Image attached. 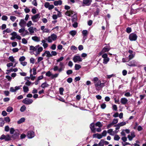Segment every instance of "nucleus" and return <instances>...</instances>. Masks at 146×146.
Here are the masks:
<instances>
[{"instance_id": "obj_1", "label": "nucleus", "mask_w": 146, "mask_h": 146, "mask_svg": "<svg viewBox=\"0 0 146 146\" xmlns=\"http://www.w3.org/2000/svg\"><path fill=\"white\" fill-rule=\"evenodd\" d=\"M92 81L94 82L96 90H99L104 86V83H101V81L98 78H94Z\"/></svg>"}, {"instance_id": "obj_2", "label": "nucleus", "mask_w": 146, "mask_h": 146, "mask_svg": "<svg viewBox=\"0 0 146 146\" xmlns=\"http://www.w3.org/2000/svg\"><path fill=\"white\" fill-rule=\"evenodd\" d=\"M82 35L83 36L82 41L83 42H84L85 40L87 39L88 34V31L87 30H84L82 31Z\"/></svg>"}, {"instance_id": "obj_3", "label": "nucleus", "mask_w": 146, "mask_h": 146, "mask_svg": "<svg viewBox=\"0 0 146 146\" xmlns=\"http://www.w3.org/2000/svg\"><path fill=\"white\" fill-rule=\"evenodd\" d=\"M92 0H83L82 2V6H89L90 5Z\"/></svg>"}, {"instance_id": "obj_4", "label": "nucleus", "mask_w": 146, "mask_h": 146, "mask_svg": "<svg viewBox=\"0 0 146 146\" xmlns=\"http://www.w3.org/2000/svg\"><path fill=\"white\" fill-rule=\"evenodd\" d=\"M137 35L134 33H131L129 36V39L131 41H135L137 38Z\"/></svg>"}, {"instance_id": "obj_5", "label": "nucleus", "mask_w": 146, "mask_h": 146, "mask_svg": "<svg viewBox=\"0 0 146 146\" xmlns=\"http://www.w3.org/2000/svg\"><path fill=\"white\" fill-rule=\"evenodd\" d=\"M33 102V100L31 99L25 98L23 100V102L25 104L29 105Z\"/></svg>"}, {"instance_id": "obj_6", "label": "nucleus", "mask_w": 146, "mask_h": 146, "mask_svg": "<svg viewBox=\"0 0 146 146\" xmlns=\"http://www.w3.org/2000/svg\"><path fill=\"white\" fill-rule=\"evenodd\" d=\"M27 136L29 139L32 138L35 136L34 132L32 131H29L27 132Z\"/></svg>"}, {"instance_id": "obj_7", "label": "nucleus", "mask_w": 146, "mask_h": 146, "mask_svg": "<svg viewBox=\"0 0 146 146\" xmlns=\"http://www.w3.org/2000/svg\"><path fill=\"white\" fill-rule=\"evenodd\" d=\"M73 60L74 62H78L82 61V59L80 56H75L73 58Z\"/></svg>"}, {"instance_id": "obj_8", "label": "nucleus", "mask_w": 146, "mask_h": 146, "mask_svg": "<svg viewBox=\"0 0 146 146\" xmlns=\"http://www.w3.org/2000/svg\"><path fill=\"white\" fill-rule=\"evenodd\" d=\"M40 18V14L38 13L33 16L31 17V19L34 22H36L38 21L37 20H36V19H39Z\"/></svg>"}, {"instance_id": "obj_9", "label": "nucleus", "mask_w": 146, "mask_h": 146, "mask_svg": "<svg viewBox=\"0 0 146 146\" xmlns=\"http://www.w3.org/2000/svg\"><path fill=\"white\" fill-rule=\"evenodd\" d=\"M19 135V131L18 130H17V131H15L14 134L12 136V137L13 139H15L18 138Z\"/></svg>"}, {"instance_id": "obj_10", "label": "nucleus", "mask_w": 146, "mask_h": 146, "mask_svg": "<svg viewBox=\"0 0 146 146\" xmlns=\"http://www.w3.org/2000/svg\"><path fill=\"white\" fill-rule=\"evenodd\" d=\"M46 76H47L51 79H54L57 77L58 76V74H46Z\"/></svg>"}, {"instance_id": "obj_11", "label": "nucleus", "mask_w": 146, "mask_h": 146, "mask_svg": "<svg viewBox=\"0 0 146 146\" xmlns=\"http://www.w3.org/2000/svg\"><path fill=\"white\" fill-rule=\"evenodd\" d=\"M19 24L21 27H24L26 25V22L24 19H21V20Z\"/></svg>"}, {"instance_id": "obj_12", "label": "nucleus", "mask_w": 146, "mask_h": 146, "mask_svg": "<svg viewBox=\"0 0 146 146\" xmlns=\"http://www.w3.org/2000/svg\"><path fill=\"white\" fill-rule=\"evenodd\" d=\"M46 54V56L48 58L51 57V53L49 51L46 50L45 52L42 54V56L43 57Z\"/></svg>"}, {"instance_id": "obj_13", "label": "nucleus", "mask_w": 146, "mask_h": 146, "mask_svg": "<svg viewBox=\"0 0 146 146\" xmlns=\"http://www.w3.org/2000/svg\"><path fill=\"white\" fill-rule=\"evenodd\" d=\"M21 86H16L14 88L13 87H11L10 88V91L11 92H15L19 89Z\"/></svg>"}, {"instance_id": "obj_14", "label": "nucleus", "mask_w": 146, "mask_h": 146, "mask_svg": "<svg viewBox=\"0 0 146 146\" xmlns=\"http://www.w3.org/2000/svg\"><path fill=\"white\" fill-rule=\"evenodd\" d=\"M127 64L132 66H135L137 65V62L134 60H132L128 63Z\"/></svg>"}, {"instance_id": "obj_15", "label": "nucleus", "mask_w": 146, "mask_h": 146, "mask_svg": "<svg viewBox=\"0 0 146 146\" xmlns=\"http://www.w3.org/2000/svg\"><path fill=\"white\" fill-rule=\"evenodd\" d=\"M120 102L123 104L125 105L127 102L128 100L125 98H122L121 99Z\"/></svg>"}, {"instance_id": "obj_16", "label": "nucleus", "mask_w": 146, "mask_h": 146, "mask_svg": "<svg viewBox=\"0 0 146 146\" xmlns=\"http://www.w3.org/2000/svg\"><path fill=\"white\" fill-rule=\"evenodd\" d=\"M110 47L109 46H105L103 48L102 52V53H104L110 50Z\"/></svg>"}, {"instance_id": "obj_17", "label": "nucleus", "mask_w": 146, "mask_h": 146, "mask_svg": "<svg viewBox=\"0 0 146 146\" xmlns=\"http://www.w3.org/2000/svg\"><path fill=\"white\" fill-rule=\"evenodd\" d=\"M59 66L60 68L58 69V72H61L62 70H64V67L63 63L61 62H60Z\"/></svg>"}, {"instance_id": "obj_18", "label": "nucleus", "mask_w": 146, "mask_h": 146, "mask_svg": "<svg viewBox=\"0 0 146 146\" xmlns=\"http://www.w3.org/2000/svg\"><path fill=\"white\" fill-rule=\"evenodd\" d=\"M32 39L36 42H39L40 40V37L35 36L32 37Z\"/></svg>"}, {"instance_id": "obj_19", "label": "nucleus", "mask_w": 146, "mask_h": 146, "mask_svg": "<svg viewBox=\"0 0 146 146\" xmlns=\"http://www.w3.org/2000/svg\"><path fill=\"white\" fill-rule=\"evenodd\" d=\"M73 11L71 10L67 11L65 13V15L66 16L70 17L73 14Z\"/></svg>"}, {"instance_id": "obj_20", "label": "nucleus", "mask_w": 146, "mask_h": 146, "mask_svg": "<svg viewBox=\"0 0 146 146\" xmlns=\"http://www.w3.org/2000/svg\"><path fill=\"white\" fill-rule=\"evenodd\" d=\"M62 3V1L61 0L56 1H54V5L56 6L58 5H61Z\"/></svg>"}, {"instance_id": "obj_21", "label": "nucleus", "mask_w": 146, "mask_h": 146, "mask_svg": "<svg viewBox=\"0 0 146 146\" xmlns=\"http://www.w3.org/2000/svg\"><path fill=\"white\" fill-rule=\"evenodd\" d=\"M30 50L32 51V52H33L34 51L36 52L37 49L35 47L33 46H30Z\"/></svg>"}, {"instance_id": "obj_22", "label": "nucleus", "mask_w": 146, "mask_h": 146, "mask_svg": "<svg viewBox=\"0 0 146 146\" xmlns=\"http://www.w3.org/2000/svg\"><path fill=\"white\" fill-rule=\"evenodd\" d=\"M90 128L92 132L94 133L95 132V129L94 128V123H92L90 124Z\"/></svg>"}, {"instance_id": "obj_23", "label": "nucleus", "mask_w": 146, "mask_h": 146, "mask_svg": "<svg viewBox=\"0 0 146 146\" xmlns=\"http://www.w3.org/2000/svg\"><path fill=\"white\" fill-rule=\"evenodd\" d=\"M17 70L18 69L17 68H11L9 70H7V71L8 72L7 73H8L9 72H16L17 71Z\"/></svg>"}, {"instance_id": "obj_24", "label": "nucleus", "mask_w": 146, "mask_h": 146, "mask_svg": "<svg viewBox=\"0 0 146 146\" xmlns=\"http://www.w3.org/2000/svg\"><path fill=\"white\" fill-rule=\"evenodd\" d=\"M50 36L51 37L52 40L53 41L55 40L57 37V36L54 34H52Z\"/></svg>"}, {"instance_id": "obj_25", "label": "nucleus", "mask_w": 146, "mask_h": 146, "mask_svg": "<svg viewBox=\"0 0 146 146\" xmlns=\"http://www.w3.org/2000/svg\"><path fill=\"white\" fill-rule=\"evenodd\" d=\"M49 86V85L48 84H47L46 82H45L42 84L41 87L42 88H45L48 87Z\"/></svg>"}, {"instance_id": "obj_26", "label": "nucleus", "mask_w": 146, "mask_h": 146, "mask_svg": "<svg viewBox=\"0 0 146 146\" xmlns=\"http://www.w3.org/2000/svg\"><path fill=\"white\" fill-rule=\"evenodd\" d=\"M28 30L30 32L31 34H32L34 33V29L33 27H30L28 29Z\"/></svg>"}, {"instance_id": "obj_27", "label": "nucleus", "mask_w": 146, "mask_h": 146, "mask_svg": "<svg viewBox=\"0 0 146 146\" xmlns=\"http://www.w3.org/2000/svg\"><path fill=\"white\" fill-rule=\"evenodd\" d=\"M45 39L46 40H47L48 42L49 43L52 42V40H53L50 36H48L47 38H45Z\"/></svg>"}, {"instance_id": "obj_28", "label": "nucleus", "mask_w": 146, "mask_h": 146, "mask_svg": "<svg viewBox=\"0 0 146 146\" xmlns=\"http://www.w3.org/2000/svg\"><path fill=\"white\" fill-rule=\"evenodd\" d=\"M43 50V48L42 47L40 46L37 49L36 51L37 54H40V53Z\"/></svg>"}, {"instance_id": "obj_29", "label": "nucleus", "mask_w": 146, "mask_h": 146, "mask_svg": "<svg viewBox=\"0 0 146 146\" xmlns=\"http://www.w3.org/2000/svg\"><path fill=\"white\" fill-rule=\"evenodd\" d=\"M25 119L24 117L21 118L18 121L17 123L18 124H21L24 122L25 121Z\"/></svg>"}, {"instance_id": "obj_30", "label": "nucleus", "mask_w": 146, "mask_h": 146, "mask_svg": "<svg viewBox=\"0 0 146 146\" xmlns=\"http://www.w3.org/2000/svg\"><path fill=\"white\" fill-rule=\"evenodd\" d=\"M11 140V137L9 135H5V141H9Z\"/></svg>"}, {"instance_id": "obj_31", "label": "nucleus", "mask_w": 146, "mask_h": 146, "mask_svg": "<svg viewBox=\"0 0 146 146\" xmlns=\"http://www.w3.org/2000/svg\"><path fill=\"white\" fill-rule=\"evenodd\" d=\"M109 60L110 58L108 57L104 58L103 60V63L105 64H106L109 61Z\"/></svg>"}, {"instance_id": "obj_32", "label": "nucleus", "mask_w": 146, "mask_h": 146, "mask_svg": "<svg viewBox=\"0 0 146 146\" xmlns=\"http://www.w3.org/2000/svg\"><path fill=\"white\" fill-rule=\"evenodd\" d=\"M5 122L2 118H0V126L2 127L4 125Z\"/></svg>"}, {"instance_id": "obj_33", "label": "nucleus", "mask_w": 146, "mask_h": 146, "mask_svg": "<svg viewBox=\"0 0 146 146\" xmlns=\"http://www.w3.org/2000/svg\"><path fill=\"white\" fill-rule=\"evenodd\" d=\"M69 33L72 36H74L76 34V32L74 30H72L70 31Z\"/></svg>"}, {"instance_id": "obj_34", "label": "nucleus", "mask_w": 146, "mask_h": 146, "mask_svg": "<svg viewBox=\"0 0 146 146\" xmlns=\"http://www.w3.org/2000/svg\"><path fill=\"white\" fill-rule=\"evenodd\" d=\"M23 91L25 92H27L29 91L28 88L25 86H24L23 88Z\"/></svg>"}, {"instance_id": "obj_35", "label": "nucleus", "mask_w": 146, "mask_h": 146, "mask_svg": "<svg viewBox=\"0 0 146 146\" xmlns=\"http://www.w3.org/2000/svg\"><path fill=\"white\" fill-rule=\"evenodd\" d=\"M77 20V17L76 15H73V17L72 18V22H76V21Z\"/></svg>"}, {"instance_id": "obj_36", "label": "nucleus", "mask_w": 146, "mask_h": 146, "mask_svg": "<svg viewBox=\"0 0 146 146\" xmlns=\"http://www.w3.org/2000/svg\"><path fill=\"white\" fill-rule=\"evenodd\" d=\"M107 132L110 134L111 135H114V133H113V130L112 129H108V130Z\"/></svg>"}, {"instance_id": "obj_37", "label": "nucleus", "mask_w": 146, "mask_h": 146, "mask_svg": "<svg viewBox=\"0 0 146 146\" xmlns=\"http://www.w3.org/2000/svg\"><path fill=\"white\" fill-rule=\"evenodd\" d=\"M126 124L125 122H122L120 123H118L116 125V126H119L120 127L122 126L123 125H125Z\"/></svg>"}, {"instance_id": "obj_38", "label": "nucleus", "mask_w": 146, "mask_h": 146, "mask_svg": "<svg viewBox=\"0 0 146 146\" xmlns=\"http://www.w3.org/2000/svg\"><path fill=\"white\" fill-rule=\"evenodd\" d=\"M9 59L11 62H15V59L13 56H10L9 57Z\"/></svg>"}, {"instance_id": "obj_39", "label": "nucleus", "mask_w": 146, "mask_h": 146, "mask_svg": "<svg viewBox=\"0 0 146 146\" xmlns=\"http://www.w3.org/2000/svg\"><path fill=\"white\" fill-rule=\"evenodd\" d=\"M95 125L96 126H98L99 127H101L102 126V125L100 122H97Z\"/></svg>"}, {"instance_id": "obj_40", "label": "nucleus", "mask_w": 146, "mask_h": 146, "mask_svg": "<svg viewBox=\"0 0 146 146\" xmlns=\"http://www.w3.org/2000/svg\"><path fill=\"white\" fill-rule=\"evenodd\" d=\"M81 67V66L80 65L76 64L75 65V69L76 70H79L80 68Z\"/></svg>"}, {"instance_id": "obj_41", "label": "nucleus", "mask_w": 146, "mask_h": 146, "mask_svg": "<svg viewBox=\"0 0 146 146\" xmlns=\"http://www.w3.org/2000/svg\"><path fill=\"white\" fill-rule=\"evenodd\" d=\"M26 107L25 106L23 105L21 108L20 110L21 112H23L26 109Z\"/></svg>"}, {"instance_id": "obj_42", "label": "nucleus", "mask_w": 146, "mask_h": 146, "mask_svg": "<svg viewBox=\"0 0 146 146\" xmlns=\"http://www.w3.org/2000/svg\"><path fill=\"white\" fill-rule=\"evenodd\" d=\"M16 19V17L14 16H11L10 17V19L12 21L14 22Z\"/></svg>"}, {"instance_id": "obj_43", "label": "nucleus", "mask_w": 146, "mask_h": 146, "mask_svg": "<svg viewBox=\"0 0 146 146\" xmlns=\"http://www.w3.org/2000/svg\"><path fill=\"white\" fill-rule=\"evenodd\" d=\"M13 110V108L12 107H9L7 108L6 111L8 112H11Z\"/></svg>"}, {"instance_id": "obj_44", "label": "nucleus", "mask_w": 146, "mask_h": 146, "mask_svg": "<svg viewBox=\"0 0 146 146\" xmlns=\"http://www.w3.org/2000/svg\"><path fill=\"white\" fill-rule=\"evenodd\" d=\"M132 31V29L131 28L128 27L126 29V32L127 33H131Z\"/></svg>"}, {"instance_id": "obj_45", "label": "nucleus", "mask_w": 146, "mask_h": 146, "mask_svg": "<svg viewBox=\"0 0 146 146\" xmlns=\"http://www.w3.org/2000/svg\"><path fill=\"white\" fill-rule=\"evenodd\" d=\"M25 33H22L21 34V35L23 36H25L26 35H28L29 34V32L27 31V30H25Z\"/></svg>"}, {"instance_id": "obj_46", "label": "nucleus", "mask_w": 146, "mask_h": 146, "mask_svg": "<svg viewBox=\"0 0 146 146\" xmlns=\"http://www.w3.org/2000/svg\"><path fill=\"white\" fill-rule=\"evenodd\" d=\"M120 139V137L118 135H117L115 136L114 138V140L116 141H118Z\"/></svg>"}, {"instance_id": "obj_47", "label": "nucleus", "mask_w": 146, "mask_h": 146, "mask_svg": "<svg viewBox=\"0 0 146 146\" xmlns=\"http://www.w3.org/2000/svg\"><path fill=\"white\" fill-rule=\"evenodd\" d=\"M135 56V54H131L128 56L129 61L132 59Z\"/></svg>"}, {"instance_id": "obj_48", "label": "nucleus", "mask_w": 146, "mask_h": 146, "mask_svg": "<svg viewBox=\"0 0 146 146\" xmlns=\"http://www.w3.org/2000/svg\"><path fill=\"white\" fill-rule=\"evenodd\" d=\"M4 120L6 122H9L10 121V119L9 117H4Z\"/></svg>"}, {"instance_id": "obj_49", "label": "nucleus", "mask_w": 146, "mask_h": 146, "mask_svg": "<svg viewBox=\"0 0 146 146\" xmlns=\"http://www.w3.org/2000/svg\"><path fill=\"white\" fill-rule=\"evenodd\" d=\"M64 91V89L62 88H59V92L61 95L63 94V92Z\"/></svg>"}, {"instance_id": "obj_50", "label": "nucleus", "mask_w": 146, "mask_h": 146, "mask_svg": "<svg viewBox=\"0 0 146 146\" xmlns=\"http://www.w3.org/2000/svg\"><path fill=\"white\" fill-rule=\"evenodd\" d=\"M25 59V56H23L21 57L19 59V61L20 62H22V61H24Z\"/></svg>"}, {"instance_id": "obj_51", "label": "nucleus", "mask_w": 146, "mask_h": 146, "mask_svg": "<svg viewBox=\"0 0 146 146\" xmlns=\"http://www.w3.org/2000/svg\"><path fill=\"white\" fill-rule=\"evenodd\" d=\"M50 32V30L47 28H45L43 31V33H49Z\"/></svg>"}, {"instance_id": "obj_52", "label": "nucleus", "mask_w": 146, "mask_h": 146, "mask_svg": "<svg viewBox=\"0 0 146 146\" xmlns=\"http://www.w3.org/2000/svg\"><path fill=\"white\" fill-rule=\"evenodd\" d=\"M15 131H17V130L15 131L13 128H11L10 129V133L11 134H13Z\"/></svg>"}, {"instance_id": "obj_53", "label": "nucleus", "mask_w": 146, "mask_h": 146, "mask_svg": "<svg viewBox=\"0 0 146 146\" xmlns=\"http://www.w3.org/2000/svg\"><path fill=\"white\" fill-rule=\"evenodd\" d=\"M2 19L3 21H7L8 19L7 16L5 15H3L2 17Z\"/></svg>"}, {"instance_id": "obj_54", "label": "nucleus", "mask_w": 146, "mask_h": 146, "mask_svg": "<svg viewBox=\"0 0 146 146\" xmlns=\"http://www.w3.org/2000/svg\"><path fill=\"white\" fill-rule=\"evenodd\" d=\"M107 132L106 130H104L103 131L102 133V135L103 136L105 137L106 136L107 134Z\"/></svg>"}, {"instance_id": "obj_55", "label": "nucleus", "mask_w": 146, "mask_h": 146, "mask_svg": "<svg viewBox=\"0 0 146 146\" xmlns=\"http://www.w3.org/2000/svg\"><path fill=\"white\" fill-rule=\"evenodd\" d=\"M32 24V22L31 21H29L26 24L28 27H30Z\"/></svg>"}, {"instance_id": "obj_56", "label": "nucleus", "mask_w": 146, "mask_h": 146, "mask_svg": "<svg viewBox=\"0 0 146 146\" xmlns=\"http://www.w3.org/2000/svg\"><path fill=\"white\" fill-rule=\"evenodd\" d=\"M57 52L55 51H52L51 52V57L52 56H55L57 55Z\"/></svg>"}, {"instance_id": "obj_57", "label": "nucleus", "mask_w": 146, "mask_h": 146, "mask_svg": "<svg viewBox=\"0 0 146 146\" xmlns=\"http://www.w3.org/2000/svg\"><path fill=\"white\" fill-rule=\"evenodd\" d=\"M114 124L112 122L111 123H109L108 125L107 126V128L109 129Z\"/></svg>"}, {"instance_id": "obj_58", "label": "nucleus", "mask_w": 146, "mask_h": 146, "mask_svg": "<svg viewBox=\"0 0 146 146\" xmlns=\"http://www.w3.org/2000/svg\"><path fill=\"white\" fill-rule=\"evenodd\" d=\"M50 5L49 3L46 2L44 4V6L46 8H48Z\"/></svg>"}, {"instance_id": "obj_59", "label": "nucleus", "mask_w": 146, "mask_h": 146, "mask_svg": "<svg viewBox=\"0 0 146 146\" xmlns=\"http://www.w3.org/2000/svg\"><path fill=\"white\" fill-rule=\"evenodd\" d=\"M70 49L72 50H76L77 49V48L74 46L72 45L71 46Z\"/></svg>"}, {"instance_id": "obj_60", "label": "nucleus", "mask_w": 146, "mask_h": 146, "mask_svg": "<svg viewBox=\"0 0 146 146\" xmlns=\"http://www.w3.org/2000/svg\"><path fill=\"white\" fill-rule=\"evenodd\" d=\"M26 137V135L24 134H22L20 136V138L21 139H24Z\"/></svg>"}, {"instance_id": "obj_61", "label": "nucleus", "mask_w": 146, "mask_h": 146, "mask_svg": "<svg viewBox=\"0 0 146 146\" xmlns=\"http://www.w3.org/2000/svg\"><path fill=\"white\" fill-rule=\"evenodd\" d=\"M22 27V28L21 29H20L19 31V32L20 33H23V32H24L25 31V29L24 28V27Z\"/></svg>"}, {"instance_id": "obj_62", "label": "nucleus", "mask_w": 146, "mask_h": 146, "mask_svg": "<svg viewBox=\"0 0 146 146\" xmlns=\"http://www.w3.org/2000/svg\"><path fill=\"white\" fill-rule=\"evenodd\" d=\"M124 95L125 96L127 97H130L131 96V95L130 94V93L129 92H127L125 93Z\"/></svg>"}, {"instance_id": "obj_63", "label": "nucleus", "mask_w": 146, "mask_h": 146, "mask_svg": "<svg viewBox=\"0 0 146 146\" xmlns=\"http://www.w3.org/2000/svg\"><path fill=\"white\" fill-rule=\"evenodd\" d=\"M22 42L23 44H26L27 43V40L25 38L22 39Z\"/></svg>"}, {"instance_id": "obj_64", "label": "nucleus", "mask_w": 146, "mask_h": 146, "mask_svg": "<svg viewBox=\"0 0 146 146\" xmlns=\"http://www.w3.org/2000/svg\"><path fill=\"white\" fill-rule=\"evenodd\" d=\"M118 120L117 119H113L112 122L114 124L117 123L118 122Z\"/></svg>"}]
</instances>
